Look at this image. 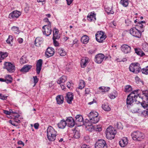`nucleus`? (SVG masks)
<instances>
[{
    "label": "nucleus",
    "mask_w": 148,
    "mask_h": 148,
    "mask_svg": "<svg viewBox=\"0 0 148 148\" xmlns=\"http://www.w3.org/2000/svg\"><path fill=\"white\" fill-rule=\"evenodd\" d=\"M32 67V66L29 65H25L21 69V71L22 72H27L29 71Z\"/></svg>",
    "instance_id": "nucleus-27"
},
{
    "label": "nucleus",
    "mask_w": 148,
    "mask_h": 148,
    "mask_svg": "<svg viewBox=\"0 0 148 148\" xmlns=\"http://www.w3.org/2000/svg\"><path fill=\"white\" fill-rule=\"evenodd\" d=\"M112 7L110 5L108 6H106L105 7V10L106 11L108 14L113 13L114 12L112 11Z\"/></svg>",
    "instance_id": "nucleus-31"
},
{
    "label": "nucleus",
    "mask_w": 148,
    "mask_h": 148,
    "mask_svg": "<svg viewBox=\"0 0 148 148\" xmlns=\"http://www.w3.org/2000/svg\"><path fill=\"white\" fill-rule=\"evenodd\" d=\"M128 143V140L127 138L124 137L119 142L120 146L122 147H124L127 145Z\"/></svg>",
    "instance_id": "nucleus-19"
},
{
    "label": "nucleus",
    "mask_w": 148,
    "mask_h": 148,
    "mask_svg": "<svg viewBox=\"0 0 148 148\" xmlns=\"http://www.w3.org/2000/svg\"><path fill=\"white\" fill-rule=\"evenodd\" d=\"M5 82L9 84V83H11L12 81V78H10V79H5Z\"/></svg>",
    "instance_id": "nucleus-54"
},
{
    "label": "nucleus",
    "mask_w": 148,
    "mask_h": 148,
    "mask_svg": "<svg viewBox=\"0 0 148 148\" xmlns=\"http://www.w3.org/2000/svg\"><path fill=\"white\" fill-rule=\"evenodd\" d=\"M138 101L140 102V100H138L137 99H134L132 97H130L129 96H127L126 100V103L127 107H129L133 103L134 101Z\"/></svg>",
    "instance_id": "nucleus-11"
},
{
    "label": "nucleus",
    "mask_w": 148,
    "mask_h": 148,
    "mask_svg": "<svg viewBox=\"0 0 148 148\" xmlns=\"http://www.w3.org/2000/svg\"><path fill=\"white\" fill-rule=\"evenodd\" d=\"M42 31L43 34L47 36H48L51 33L52 30L50 23L49 24L44 26L42 27Z\"/></svg>",
    "instance_id": "nucleus-8"
},
{
    "label": "nucleus",
    "mask_w": 148,
    "mask_h": 148,
    "mask_svg": "<svg viewBox=\"0 0 148 148\" xmlns=\"http://www.w3.org/2000/svg\"><path fill=\"white\" fill-rule=\"evenodd\" d=\"M104 56L102 53H99L95 56V62L97 63H101L104 58Z\"/></svg>",
    "instance_id": "nucleus-14"
},
{
    "label": "nucleus",
    "mask_w": 148,
    "mask_h": 148,
    "mask_svg": "<svg viewBox=\"0 0 148 148\" xmlns=\"http://www.w3.org/2000/svg\"><path fill=\"white\" fill-rule=\"evenodd\" d=\"M27 62V60L25 56H22L20 60V63L21 64H23Z\"/></svg>",
    "instance_id": "nucleus-42"
},
{
    "label": "nucleus",
    "mask_w": 148,
    "mask_h": 148,
    "mask_svg": "<svg viewBox=\"0 0 148 148\" xmlns=\"http://www.w3.org/2000/svg\"><path fill=\"white\" fill-rule=\"evenodd\" d=\"M142 73L145 75L148 74V66L141 69Z\"/></svg>",
    "instance_id": "nucleus-41"
},
{
    "label": "nucleus",
    "mask_w": 148,
    "mask_h": 148,
    "mask_svg": "<svg viewBox=\"0 0 148 148\" xmlns=\"http://www.w3.org/2000/svg\"><path fill=\"white\" fill-rule=\"evenodd\" d=\"M129 69L131 72L134 73H138L139 72L141 68L139 63H134L130 65Z\"/></svg>",
    "instance_id": "nucleus-4"
},
{
    "label": "nucleus",
    "mask_w": 148,
    "mask_h": 148,
    "mask_svg": "<svg viewBox=\"0 0 148 148\" xmlns=\"http://www.w3.org/2000/svg\"><path fill=\"white\" fill-rule=\"evenodd\" d=\"M142 49L145 52H148V44L145 43L143 44Z\"/></svg>",
    "instance_id": "nucleus-40"
},
{
    "label": "nucleus",
    "mask_w": 148,
    "mask_h": 148,
    "mask_svg": "<svg viewBox=\"0 0 148 148\" xmlns=\"http://www.w3.org/2000/svg\"><path fill=\"white\" fill-rule=\"evenodd\" d=\"M133 139L135 140L141 141L144 138V134L142 132L136 131L133 132L131 134Z\"/></svg>",
    "instance_id": "nucleus-3"
},
{
    "label": "nucleus",
    "mask_w": 148,
    "mask_h": 148,
    "mask_svg": "<svg viewBox=\"0 0 148 148\" xmlns=\"http://www.w3.org/2000/svg\"><path fill=\"white\" fill-rule=\"evenodd\" d=\"M95 127H93L92 125L90 126L88 128V130L90 131H92L95 130Z\"/></svg>",
    "instance_id": "nucleus-52"
},
{
    "label": "nucleus",
    "mask_w": 148,
    "mask_h": 148,
    "mask_svg": "<svg viewBox=\"0 0 148 148\" xmlns=\"http://www.w3.org/2000/svg\"><path fill=\"white\" fill-rule=\"evenodd\" d=\"M90 121L92 123H97L99 120V117L98 116L95 117L93 119H89Z\"/></svg>",
    "instance_id": "nucleus-39"
},
{
    "label": "nucleus",
    "mask_w": 148,
    "mask_h": 148,
    "mask_svg": "<svg viewBox=\"0 0 148 148\" xmlns=\"http://www.w3.org/2000/svg\"><path fill=\"white\" fill-rule=\"evenodd\" d=\"M7 96L0 94V99L3 100H5L7 99Z\"/></svg>",
    "instance_id": "nucleus-51"
},
{
    "label": "nucleus",
    "mask_w": 148,
    "mask_h": 148,
    "mask_svg": "<svg viewBox=\"0 0 148 148\" xmlns=\"http://www.w3.org/2000/svg\"><path fill=\"white\" fill-rule=\"evenodd\" d=\"M13 40L12 36L11 35L9 36L8 38L6 40V42L7 43L10 44L11 42H12Z\"/></svg>",
    "instance_id": "nucleus-47"
},
{
    "label": "nucleus",
    "mask_w": 148,
    "mask_h": 148,
    "mask_svg": "<svg viewBox=\"0 0 148 148\" xmlns=\"http://www.w3.org/2000/svg\"><path fill=\"white\" fill-rule=\"evenodd\" d=\"M42 38L38 37L36 38L35 41V45L36 46H39L42 42Z\"/></svg>",
    "instance_id": "nucleus-23"
},
{
    "label": "nucleus",
    "mask_w": 148,
    "mask_h": 148,
    "mask_svg": "<svg viewBox=\"0 0 148 148\" xmlns=\"http://www.w3.org/2000/svg\"><path fill=\"white\" fill-rule=\"evenodd\" d=\"M17 144L18 145H23V147L24 146V143L22 142L21 141H19L17 142Z\"/></svg>",
    "instance_id": "nucleus-60"
},
{
    "label": "nucleus",
    "mask_w": 148,
    "mask_h": 148,
    "mask_svg": "<svg viewBox=\"0 0 148 148\" xmlns=\"http://www.w3.org/2000/svg\"><path fill=\"white\" fill-rule=\"evenodd\" d=\"M47 135L48 140L51 141H54L57 135V132L51 126H49L47 130Z\"/></svg>",
    "instance_id": "nucleus-1"
},
{
    "label": "nucleus",
    "mask_w": 148,
    "mask_h": 148,
    "mask_svg": "<svg viewBox=\"0 0 148 148\" xmlns=\"http://www.w3.org/2000/svg\"><path fill=\"white\" fill-rule=\"evenodd\" d=\"M98 114L96 112H91L88 114V116L89 119H93L98 116Z\"/></svg>",
    "instance_id": "nucleus-26"
},
{
    "label": "nucleus",
    "mask_w": 148,
    "mask_h": 148,
    "mask_svg": "<svg viewBox=\"0 0 148 148\" xmlns=\"http://www.w3.org/2000/svg\"><path fill=\"white\" fill-rule=\"evenodd\" d=\"M96 40L99 42H102L106 37L104 32L98 31L95 34Z\"/></svg>",
    "instance_id": "nucleus-6"
},
{
    "label": "nucleus",
    "mask_w": 148,
    "mask_h": 148,
    "mask_svg": "<svg viewBox=\"0 0 148 148\" xmlns=\"http://www.w3.org/2000/svg\"><path fill=\"white\" fill-rule=\"evenodd\" d=\"M95 148H107L106 144L103 140H99L95 144Z\"/></svg>",
    "instance_id": "nucleus-9"
},
{
    "label": "nucleus",
    "mask_w": 148,
    "mask_h": 148,
    "mask_svg": "<svg viewBox=\"0 0 148 148\" xmlns=\"http://www.w3.org/2000/svg\"><path fill=\"white\" fill-rule=\"evenodd\" d=\"M109 96L111 99H114L115 98V95L113 93H110L109 95Z\"/></svg>",
    "instance_id": "nucleus-49"
},
{
    "label": "nucleus",
    "mask_w": 148,
    "mask_h": 148,
    "mask_svg": "<svg viewBox=\"0 0 148 148\" xmlns=\"http://www.w3.org/2000/svg\"><path fill=\"white\" fill-rule=\"evenodd\" d=\"M66 1H67V4L68 5H69L71 3L73 0H66Z\"/></svg>",
    "instance_id": "nucleus-64"
},
{
    "label": "nucleus",
    "mask_w": 148,
    "mask_h": 148,
    "mask_svg": "<svg viewBox=\"0 0 148 148\" xmlns=\"http://www.w3.org/2000/svg\"><path fill=\"white\" fill-rule=\"evenodd\" d=\"M146 103V100H144L141 103V105L144 108H147L146 110V113L148 115V104Z\"/></svg>",
    "instance_id": "nucleus-34"
},
{
    "label": "nucleus",
    "mask_w": 148,
    "mask_h": 148,
    "mask_svg": "<svg viewBox=\"0 0 148 148\" xmlns=\"http://www.w3.org/2000/svg\"><path fill=\"white\" fill-rule=\"evenodd\" d=\"M56 100L58 104H60L63 102L64 98L63 96L61 95H58L56 97Z\"/></svg>",
    "instance_id": "nucleus-28"
},
{
    "label": "nucleus",
    "mask_w": 148,
    "mask_h": 148,
    "mask_svg": "<svg viewBox=\"0 0 148 148\" xmlns=\"http://www.w3.org/2000/svg\"><path fill=\"white\" fill-rule=\"evenodd\" d=\"M121 4L125 7L127 6L128 4V0H121Z\"/></svg>",
    "instance_id": "nucleus-43"
},
{
    "label": "nucleus",
    "mask_w": 148,
    "mask_h": 148,
    "mask_svg": "<svg viewBox=\"0 0 148 148\" xmlns=\"http://www.w3.org/2000/svg\"><path fill=\"white\" fill-rule=\"evenodd\" d=\"M85 85V82L83 80H81L80 81L78 88L79 89H82L84 87Z\"/></svg>",
    "instance_id": "nucleus-38"
},
{
    "label": "nucleus",
    "mask_w": 148,
    "mask_h": 148,
    "mask_svg": "<svg viewBox=\"0 0 148 148\" xmlns=\"http://www.w3.org/2000/svg\"><path fill=\"white\" fill-rule=\"evenodd\" d=\"M55 52L54 49L52 47H48L47 49L45 52V55L47 58L52 56L54 54Z\"/></svg>",
    "instance_id": "nucleus-13"
},
{
    "label": "nucleus",
    "mask_w": 148,
    "mask_h": 148,
    "mask_svg": "<svg viewBox=\"0 0 148 148\" xmlns=\"http://www.w3.org/2000/svg\"><path fill=\"white\" fill-rule=\"evenodd\" d=\"M3 68L11 73L14 72L15 70L14 65L11 62H5L4 63Z\"/></svg>",
    "instance_id": "nucleus-5"
},
{
    "label": "nucleus",
    "mask_w": 148,
    "mask_h": 148,
    "mask_svg": "<svg viewBox=\"0 0 148 148\" xmlns=\"http://www.w3.org/2000/svg\"><path fill=\"white\" fill-rule=\"evenodd\" d=\"M115 130L113 127L110 126L106 129V138L108 139H112L114 138L116 134Z\"/></svg>",
    "instance_id": "nucleus-2"
},
{
    "label": "nucleus",
    "mask_w": 148,
    "mask_h": 148,
    "mask_svg": "<svg viewBox=\"0 0 148 148\" xmlns=\"http://www.w3.org/2000/svg\"><path fill=\"white\" fill-rule=\"evenodd\" d=\"M66 124L67 126L71 127H73L75 125V122L72 117H69L66 119Z\"/></svg>",
    "instance_id": "nucleus-12"
},
{
    "label": "nucleus",
    "mask_w": 148,
    "mask_h": 148,
    "mask_svg": "<svg viewBox=\"0 0 148 148\" xmlns=\"http://www.w3.org/2000/svg\"><path fill=\"white\" fill-rule=\"evenodd\" d=\"M88 62V59L87 58L82 59L81 61V65L82 68H84L86 67L87 64Z\"/></svg>",
    "instance_id": "nucleus-22"
},
{
    "label": "nucleus",
    "mask_w": 148,
    "mask_h": 148,
    "mask_svg": "<svg viewBox=\"0 0 148 148\" xmlns=\"http://www.w3.org/2000/svg\"><path fill=\"white\" fill-rule=\"evenodd\" d=\"M143 29L139 31L135 27H133L130 29V34L134 36L137 38H140L141 37V32L143 31Z\"/></svg>",
    "instance_id": "nucleus-7"
},
{
    "label": "nucleus",
    "mask_w": 148,
    "mask_h": 148,
    "mask_svg": "<svg viewBox=\"0 0 148 148\" xmlns=\"http://www.w3.org/2000/svg\"><path fill=\"white\" fill-rule=\"evenodd\" d=\"M8 55L7 52H0V62H1V60L6 58Z\"/></svg>",
    "instance_id": "nucleus-29"
},
{
    "label": "nucleus",
    "mask_w": 148,
    "mask_h": 148,
    "mask_svg": "<svg viewBox=\"0 0 148 148\" xmlns=\"http://www.w3.org/2000/svg\"><path fill=\"white\" fill-rule=\"evenodd\" d=\"M75 118L76 122H82L83 121V118L82 116L80 115H77Z\"/></svg>",
    "instance_id": "nucleus-37"
},
{
    "label": "nucleus",
    "mask_w": 148,
    "mask_h": 148,
    "mask_svg": "<svg viewBox=\"0 0 148 148\" xmlns=\"http://www.w3.org/2000/svg\"><path fill=\"white\" fill-rule=\"evenodd\" d=\"M39 126V124L38 123H35L34 125V127L36 129H38V128Z\"/></svg>",
    "instance_id": "nucleus-63"
},
{
    "label": "nucleus",
    "mask_w": 148,
    "mask_h": 148,
    "mask_svg": "<svg viewBox=\"0 0 148 148\" xmlns=\"http://www.w3.org/2000/svg\"><path fill=\"white\" fill-rule=\"evenodd\" d=\"M67 80V78L66 76H62L57 81V83L58 84H61L62 83L65 82Z\"/></svg>",
    "instance_id": "nucleus-25"
},
{
    "label": "nucleus",
    "mask_w": 148,
    "mask_h": 148,
    "mask_svg": "<svg viewBox=\"0 0 148 148\" xmlns=\"http://www.w3.org/2000/svg\"><path fill=\"white\" fill-rule=\"evenodd\" d=\"M104 88L105 86H101L99 88V90H101V92L102 93H104L103 91L104 90Z\"/></svg>",
    "instance_id": "nucleus-58"
},
{
    "label": "nucleus",
    "mask_w": 148,
    "mask_h": 148,
    "mask_svg": "<svg viewBox=\"0 0 148 148\" xmlns=\"http://www.w3.org/2000/svg\"><path fill=\"white\" fill-rule=\"evenodd\" d=\"M56 39H53L54 45L56 46H59V43L56 40Z\"/></svg>",
    "instance_id": "nucleus-55"
},
{
    "label": "nucleus",
    "mask_w": 148,
    "mask_h": 148,
    "mask_svg": "<svg viewBox=\"0 0 148 148\" xmlns=\"http://www.w3.org/2000/svg\"><path fill=\"white\" fill-rule=\"evenodd\" d=\"M17 41L20 44L22 43L23 41V40L22 38H19L17 39Z\"/></svg>",
    "instance_id": "nucleus-61"
},
{
    "label": "nucleus",
    "mask_w": 148,
    "mask_h": 148,
    "mask_svg": "<svg viewBox=\"0 0 148 148\" xmlns=\"http://www.w3.org/2000/svg\"><path fill=\"white\" fill-rule=\"evenodd\" d=\"M9 123H10L12 125L14 126H18L14 122H12L11 120H9Z\"/></svg>",
    "instance_id": "nucleus-59"
},
{
    "label": "nucleus",
    "mask_w": 148,
    "mask_h": 148,
    "mask_svg": "<svg viewBox=\"0 0 148 148\" xmlns=\"http://www.w3.org/2000/svg\"><path fill=\"white\" fill-rule=\"evenodd\" d=\"M81 148H90L89 145L83 144L81 146Z\"/></svg>",
    "instance_id": "nucleus-56"
},
{
    "label": "nucleus",
    "mask_w": 148,
    "mask_h": 148,
    "mask_svg": "<svg viewBox=\"0 0 148 148\" xmlns=\"http://www.w3.org/2000/svg\"><path fill=\"white\" fill-rule=\"evenodd\" d=\"M66 121L64 120H62L58 124V127L60 128L64 129L66 125Z\"/></svg>",
    "instance_id": "nucleus-24"
},
{
    "label": "nucleus",
    "mask_w": 148,
    "mask_h": 148,
    "mask_svg": "<svg viewBox=\"0 0 148 148\" xmlns=\"http://www.w3.org/2000/svg\"><path fill=\"white\" fill-rule=\"evenodd\" d=\"M58 31L57 29H56L55 32L53 31V39H59L60 38V35L58 34Z\"/></svg>",
    "instance_id": "nucleus-33"
},
{
    "label": "nucleus",
    "mask_w": 148,
    "mask_h": 148,
    "mask_svg": "<svg viewBox=\"0 0 148 148\" xmlns=\"http://www.w3.org/2000/svg\"><path fill=\"white\" fill-rule=\"evenodd\" d=\"M95 130L96 131H98V132L101 131V128L100 127H98L97 126L96 127H95Z\"/></svg>",
    "instance_id": "nucleus-62"
},
{
    "label": "nucleus",
    "mask_w": 148,
    "mask_h": 148,
    "mask_svg": "<svg viewBox=\"0 0 148 148\" xmlns=\"http://www.w3.org/2000/svg\"><path fill=\"white\" fill-rule=\"evenodd\" d=\"M66 99L67 102L69 104L72 103V101L73 99V95L72 92H69L66 94Z\"/></svg>",
    "instance_id": "nucleus-18"
},
{
    "label": "nucleus",
    "mask_w": 148,
    "mask_h": 148,
    "mask_svg": "<svg viewBox=\"0 0 148 148\" xmlns=\"http://www.w3.org/2000/svg\"><path fill=\"white\" fill-rule=\"evenodd\" d=\"M125 92H129L132 90L131 86L130 85H127L125 86Z\"/></svg>",
    "instance_id": "nucleus-46"
},
{
    "label": "nucleus",
    "mask_w": 148,
    "mask_h": 148,
    "mask_svg": "<svg viewBox=\"0 0 148 148\" xmlns=\"http://www.w3.org/2000/svg\"><path fill=\"white\" fill-rule=\"evenodd\" d=\"M89 40V38L87 35H84L81 38V41L84 44L87 43Z\"/></svg>",
    "instance_id": "nucleus-30"
},
{
    "label": "nucleus",
    "mask_w": 148,
    "mask_h": 148,
    "mask_svg": "<svg viewBox=\"0 0 148 148\" xmlns=\"http://www.w3.org/2000/svg\"><path fill=\"white\" fill-rule=\"evenodd\" d=\"M19 115L18 116H17V117L16 116L14 119V121L16 123H19L20 122V120H19L18 118V117H19Z\"/></svg>",
    "instance_id": "nucleus-53"
},
{
    "label": "nucleus",
    "mask_w": 148,
    "mask_h": 148,
    "mask_svg": "<svg viewBox=\"0 0 148 148\" xmlns=\"http://www.w3.org/2000/svg\"><path fill=\"white\" fill-rule=\"evenodd\" d=\"M58 52L61 56H64L66 55L65 51L63 49L60 48L58 49Z\"/></svg>",
    "instance_id": "nucleus-32"
},
{
    "label": "nucleus",
    "mask_w": 148,
    "mask_h": 148,
    "mask_svg": "<svg viewBox=\"0 0 148 148\" xmlns=\"http://www.w3.org/2000/svg\"><path fill=\"white\" fill-rule=\"evenodd\" d=\"M128 96H129L130 97H132L134 99H137L138 100H140V94H137V92L136 91L132 92Z\"/></svg>",
    "instance_id": "nucleus-17"
},
{
    "label": "nucleus",
    "mask_w": 148,
    "mask_h": 148,
    "mask_svg": "<svg viewBox=\"0 0 148 148\" xmlns=\"http://www.w3.org/2000/svg\"><path fill=\"white\" fill-rule=\"evenodd\" d=\"M110 89V87H105V88L104 89V90L103 91L104 93L105 92H108L109 91Z\"/></svg>",
    "instance_id": "nucleus-57"
},
{
    "label": "nucleus",
    "mask_w": 148,
    "mask_h": 148,
    "mask_svg": "<svg viewBox=\"0 0 148 148\" xmlns=\"http://www.w3.org/2000/svg\"><path fill=\"white\" fill-rule=\"evenodd\" d=\"M42 60L41 59H39L37 61L36 64V71L37 73L39 74L41 69Z\"/></svg>",
    "instance_id": "nucleus-15"
},
{
    "label": "nucleus",
    "mask_w": 148,
    "mask_h": 148,
    "mask_svg": "<svg viewBox=\"0 0 148 148\" xmlns=\"http://www.w3.org/2000/svg\"><path fill=\"white\" fill-rule=\"evenodd\" d=\"M74 137L75 138H78L79 137V134L78 132H76L74 135Z\"/></svg>",
    "instance_id": "nucleus-50"
},
{
    "label": "nucleus",
    "mask_w": 148,
    "mask_h": 148,
    "mask_svg": "<svg viewBox=\"0 0 148 148\" xmlns=\"http://www.w3.org/2000/svg\"><path fill=\"white\" fill-rule=\"evenodd\" d=\"M102 108L105 111H109L111 110V108L108 104H104L102 105Z\"/></svg>",
    "instance_id": "nucleus-35"
},
{
    "label": "nucleus",
    "mask_w": 148,
    "mask_h": 148,
    "mask_svg": "<svg viewBox=\"0 0 148 148\" xmlns=\"http://www.w3.org/2000/svg\"><path fill=\"white\" fill-rule=\"evenodd\" d=\"M92 123H91L90 121V120L86 121L85 122V125L86 127H90L92 125Z\"/></svg>",
    "instance_id": "nucleus-45"
},
{
    "label": "nucleus",
    "mask_w": 148,
    "mask_h": 148,
    "mask_svg": "<svg viewBox=\"0 0 148 148\" xmlns=\"http://www.w3.org/2000/svg\"><path fill=\"white\" fill-rule=\"evenodd\" d=\"M21 14V13L19 11L15 10L10 14L9 18H17L20 16Z\"/></svg>",
    "instance_id": "nucleus-16"
},
{
    "label": "nucleus",
    "mask_w": 148,
    "mask_h": 148,
    "mask_svg": "<svg viewBox=\"0 0 148 148\" xmlns=\"http://www.w3.org/2000/svg\"><path fill=\"white\" fill-rule=\"evenodd\" d=\"M96 14L94 13L91 12L90 15L87 16L88 19L90 21H95L96 18Z\"/></svg>",
    "instance_id": "nucleus-21"
},
{
    "label": "nucleus",
    "mask_w": 148,
    "mask_h": 148,
    "mask_svg": "<svg viewBox=\"0 0 148 148\" xmlns=\"http://www.w3.org/2000/svg\"><path fill=\"white\" fill-rule=\"evenodd\" d=\"M142 95L143 96L140 95V99H145L144 100H146V103H148V91L146 90L145 91H143L142 92Z\"/></svg>",
    "instance_id": "nucleus-20"
},
{
    "label": "nucleus",
    "mask_w": 148,
    "mask_h": 148,
    "mask_svg": "<svg viewBox=\"0 0 148 148\" xmlns=\"http://www.w3.org/2000/svg\"><path fill=\"white\" fill-rule=\"evenodd\" d=\"M122 51L124 53H128L130 52L131 47L127 45L123 44L121 47Z\"/></svg>",
    "instance_id": "nucleus-10"
},
{
    "label": "nucleus",
    "mask_w": 148,
    "mask_h": 148,
    "mask_svg": "<svg viewBox=\"0 0 148 148\" xmlns=\"http://www.w3.org/2000/svg\"><path fill=\"white\" fill-rule=\"evenodd\" d=\"M34 81V86L38 82V79L37 78V77L36 76L33 77Z\"/></svg>",
    "instance_id": "nucleus-48"
},
{
    "label": "nucleus",
    "mask_w": 148,
    "mask_h": 148,
    "mask_svg": "<svg viewBox=\"0 0 148 148\" xmlns=\"http://www.w3.org/2000/svg\"><path fill=\"white\" fill-rule=\"evenodd\" d=\"M135 53L138 55L141 56L145 55V53L140 49H135Z\"/></svg>",
    "instance_id": "nucleus-36"
},
{
    "label": "nucleus",
    "mask_w": 148,
    "mask_h": 148,
    "mask_svg": "<svg viewBox=\"0 0 148 148\" xmlns=\"http://www.w3.org/2000/svg\"><path fill=\"white\" fill-rule=\"evenodd\" d=\"M11 29L15 33H17L19 32V28L17 27L13 26L12 27Z\"/></svg>",
    "instance_id": "nucleus-44"
}]
</instances>
